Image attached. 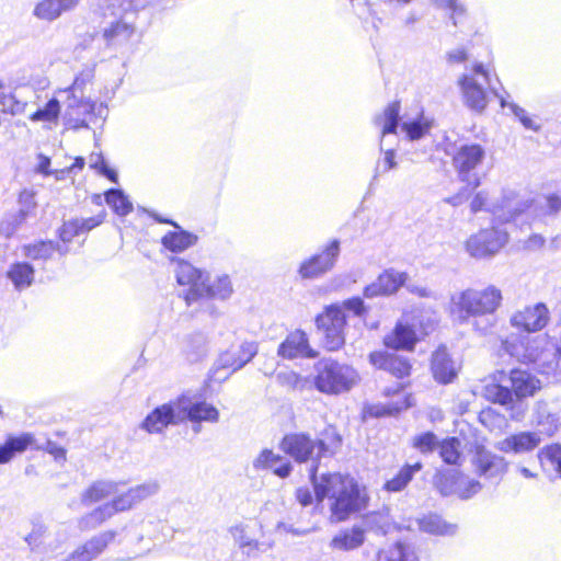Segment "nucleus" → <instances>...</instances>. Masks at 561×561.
<instances>
[{
	"instance_id": "72a5a7b5",
	"label": "nucleus",
	"mask_w": 561,
	"mask_h": 561,
	"mask_svg": "<svg viewBox=\"0 0 561 561\" xmlns=\"http://www.w3.org/2000/svg\"><path fill=\"white\" fill-rule=\"evenodd\" d=\"M527 339V336H524L517 342V337L511 336L502 341V348L522 363L536 362L538 358V351L537 348L525 344V340Z\"/></svg>"
},
{
	"instance_id": "338daca9",
	"label": "nucleus",
	"mask_w": 561,
	"mask_h": 561,
	"mask_svg": "<svg viewBox=\"0 0 561 561\" xmlns=\"http://www.w3.org/2000/svg\"><path fill=\"white\" fill-rule=\"evenodd\" d=\"M545 243L546 239L541 234L534 233L524 241L523 248L527 251H538L543 248Z\"/></svg>"
},
{
	"instance_id": "f3484780",
	"label": "nucleus",
	"mask_w": 561,
	"mask_h": 561,
	"mask_svg": "<svg viewBox=\"0 0 561 561\" xmlns=\"http://www.w3.org/2000/svg\"><path fill=\"white\" fill-rule=\"evenodd\" d=\"M508 381L517 404H520V401L526 398L534 397L542 389L541 380L527 370H511Z\"/></svg>"
},
{
	"instance_id": "052dcab7",
	"label": "nucleus",
	"mask_w": 561,
	"mask_h": 561,
	"mask_svg": "<svg viewBox=\"0 0 561 561\" xmlns=\"http://www.w3.org/2000/svg\"><path fill=\"white\" fill-rule=\"evenodd\" d=\"M397 167L396 161V152L393 149H387L383 151L382 159L378 160L374 179H377V176L381 173H386Z\"/></svg>"
},
{
	"instance_id": "c03bdc74",
	"label": "nucleus",
	"mask_w": 561,
	"mask_h": 561,
	"mask_svg": "<svg viewBox=\"0 0 561 561\" xmlns=\"http://www.w3.org/2000/svg\"><path fill=\"white\" fill-rule=\"evenodd\" d=\"M197 238L184 230L168 232L162 238V244L172 252H182L196 242Z\"/></svg>"
},
{
	"instance_id": "f257e3e1",
	"label": "nucleus",
	"mask_w": 561,
	"mask_h": 561,
	"mask_svg": "<svg viewBox=\"0 0 561 561\" xmlns=\"http://www.w3.org/2000/svg\"><path fill=\"white\" fill-rule=\"evenodd\" d=\"M309 474L317 501H330L332 522H343L366 507V494L352 477L339 472L318 474L316 466L310 467Z\"/></svg>"
},
{
	"instance_id": "4c0bfd02",
	"label": "nucleus",
	"mask_w": 561,
	"mask_h": 561,
	"mask_svg": "<svg viewBox=\"0 0 561 561\" xmlns=\"http://www.w3.org/2000/svg\"><path fill=\"white\" fill-rule=\"evenodd\" d=\"M416 341V334L410 325L398 323L394 331L385 337V344L391 348L411 350Z\"/></svg>"
},
{
	"instance_id": "7ed1b4c3",
	"label": "nucleus",
	"mask_w": 561,
	"mask_h": 561,
	"mask_svg": "<svg viewBox=\"0 0 561 561\" xmlns=\"http://www.w3.org/2000/svg\"><path fill=\"white\" fill-rule=\"evenodd\" d=\"M314 388L325 394L350 391L358 382L357 371L350 365L332 358H322L314 366Z\"/></svg>"
},
{
	"instance_id": "864d4df0",
	"label": "nucleus",
	"mask_w": 561,
	"mask_h": 561,
	"mask_svg": "<svg viewBox=\"0 0 561 561\" xmlns=\"http://www.w3.org/2000/svg\"><path fill=\"white\" fill-rule=\"evenodd\" d=\"M460 440L456 437L448 438L439 445V454L443 460L449 465H458L461 458Z\"/></svg>"
},
{
	"instance_id": "603ef678",
	"label": "nucleus",
	"mask_w": 561,
	"mask_h": 561,
	"mask_svg": "<svg viewBox=\"0 0 561 561\" xmlns=\"http://www.w3.org/2000/svg\"><path fill=\"white\" fill-rule=\"evenodd\" d=\"M105 201L119 216H126L133 210V205L121 190H110L105 193Z\"/></svg>"
},
{
	"instance_id": "49530a36",
	"label": "nucleus",
	"mask_w": 561,
	"mask_h": 561,
	"mask_svg": "<svg viewBox=\"0 0 561 561\" xmlns=\"http://www.w3.org/2000/svg\"><path fill=\"white\" fill-rule=\"evenodd\" d=\"M363 525L365 531H375L377 534L386 535L391 526V518L388 510L371 512L363 517Z\"/></svg>"
},
{
	"instance_id": "4be33fe9",
	"label": "nucleus",
	"mask_w": 561,
	"mask_h": 561,
	"mask_svg": "<svg viewBox=\"0 0 561 561\" xmlns=\"http://www.w3.org/2000/svg\"><path fill=\"white\" fill-rule=\"evenodd\" d=\"M229 533L238 548L248 557L265 552L273 546L272 542H262L251 536L249 525L243 523L231 526Z\"/></svg>"
},
{
	"instance_id": "1a4fd4ad",
	"label": "nucleus",
	"mask_w": 561,
	"mask_h": 561,
	"mask_svg": "<svg viewBox=\"0 0 561 561\" xmlns=\"http://www.w3.org/2000/svg\"><path fill=\"white\" fill-rule=\"evenodd\" d=\"M507 240L508 233L504 229L492 227L471 236L466 248L471 256L481 259L497 253L507 243Z\"/></svg>"
},
{
	"instance_id": "69168bd1",
	"label": "nucleus",
	"mask_w": 561,
	"mask_h": 561,
	"mask_svg": "<svg viewBox=\"0 0 561 561\" xmlns=\"http://www.w3.org/2000/svg\"><path fill=\"white\" fill-rule=\"evenodd\" d=\"M94 77V70L93 68H87L82 70L73 80V83L70 85L75 90H80V92H83V87L91 82Z\"/></svg>"
},
{
	"instance_id": "ea45409f",
	"label": "nucleus",
	"mask_w": 561,
	"mask_h": 561,
	"mask_svg": "<svg viewBox=\"0 0 561 561\" xmlns=\"http://www.w3.org/2000/svg\"><path fill=\"white\" fill-rule=\"evenodd\" d=\"M277 382L291 391H310L314 388L313 378L301 376L294 370L280 371L276 375Z\"/></svg>"
},
{
	"instance_id": "393cba45",
	"label": "nucleus",
	"mask_w": 561,
	"mask_h": 561,
	"mask_svg": "<svg viewBox=\"0 0 561 561\" xmlns=\"http://www.w3.org/2000/svg\"><path fill=\"white\" fill-rule=\"evenodd\" d=\"M255 470H272L279 478H287L293 471V465L278 454L271 449H263L253 460Z\"/></svg>"
},
{
	"instance_id": "9d476101",
	"label": "nucleus",
	"mask_w": 561,
	"mask_h": 561,
	"mask_svg": "<svg viewBox=\"0 0 561 561\" xmlns=\"http://www.w3.org/2000/svg\"><path fill=\"white\" fill-rule=\"evenodd\" d=\"M183 423L179 398L153 409L140 427L150 434H160L170 425Z\"/></svg>"
},
{
	"instance_id": "bb28decb",
	"label": "nucleus",
	"mask_w": 561,
	"mask_h": 561,
	"mask_svg": "<svg viewBox=\"0 0 561 561\" xmlns=\"http://www.w3.org/2000/svg\"><path fill=\"white\" fill-rule=\"evenodd\" d=\"M541 442L542 438L538 432H520L499 442L497 449L504 453H527L537 448Z\"/></svg>"
},
{
	"instance_id": "473e14b6",
	"label": "nucleus",
	"mask_w": 561,
	"mask_h": 561,
	"mask_svg": "<svg viewBox=\"0 0 561 561\" xmlns=\"http://www.w3.org/2000/svg\"><path fill=\"white\" fill-rule=\"evenodd\" d=\"M529 211L535 219L543 220L547 217L556 216L561 211V196L549 194L530 202Z\"/></svg>"
},
{
	"instance_id": "de8ad7c7",
	"label": "nucleus",
	"mask_w": 561,
	"mask_h": 561,
	"mask_svg": "<svg viewBox=\"0 0 561 561\" xmlns=\"http://www.w3.org/2000/svg\"><path fill=\"white\" fill-rule=\"evenodd\" d=\"M8 277L16 289L22 290L32 285L34 268L28 263H16L8 271Z\"/></svg>"
},
{
	"instance_id": "f704fd0d",
	"label": "nucleus",
	"mask_w": 561,
	"mask_h": 561,
	"mask_svg": "<svg viewBox=\"0 0 561 561\" xmlns=\"http://www.w3.org/2000/svg\"><path fill=\"white\" fill-rule=\"evenodd\" d=\"M34 442L30 433L20 436H9L3 445H0V463L10 462L16 454L23 453Z\"/></svg>"
},
{
	"instance_id": "c85d7f7f",
	"label": "nucleus",
	"mask_w": 561,
	"mask_h": 561,
	"mask_svg": "<svg viewBox=\"0 0 561 561\" xmlns=\"http://www.w3.org/2000/svg\"><path fill=\"white\" fill-rule=\"evenodd\" d=\"M78 0H41L33 10L34 16L39 20L53 22L64 12L75 9Z\"/></svg>"
},
{
	"instance_id": "f8f14e48",
	"label": "nucleus",
	"mask_w": 561,
	"mask_h": 561,
	"mask_svg": "<svg viewBox=\"0 0 561 561\" xmlns=\"http://www.w3.org/2000/svg\"><path fill=\"white\" fill-rule=\"evenodd\" d=\"M530 201L520 197L516 191L503 188L501 196L492 204L491 214L501 222H510L526 210H529Z\"/></svg>"
},
{
	"instance_id": "6e6552de",
	"label": "nucleus",
	"mask_w": 561,
	"mask_h": 561,
	"mask_svg": "<svg viewBox=\"0 0 561 561\" xmlns=\"http://www.w3.org/2000/svg\"><path fill=\"white\" fill-rule=\"evenodd\" d=\"M57 96L60 102L66 105L65 119L66 124L73 129L88 128V122L84 117H80L78 110L83 108L84 113H94L96 104L87 99L83 92L69 87L59 90Z\"/></svg>"
},
{
	"instance_id": "e2e57ef3",
	"label": "nucleus",
	"mask_w": 561,
	"mask_h": 561,
	"mask_svg": "<svg viewBox=\"0 0 561 561\" xmlns=\"http://www.w3.org/2000/svg\"><path fill=\"white\" fill-rule=\"evenodd\" d=\"M81 232L79 228V220H71L65 222L60 229V239L64 242H70L72 238Z\"/></svg>"
},
{
	"instance_id": "c9c22d12",
	"label": "nucleus",
	"mask_w": 561,
	"mask_h": 561,
	"mask_svg": "<svg viewBox=\"0 0 561 561\" xmlns=\"http://www.w3.org/2000/svg\"><path fill=\"white\" fill-rule=\"evenodd\" d=\"M419 528L435 536H453L457 533V525L447 523L439 515L428 514L417 520Z\"/></svg>"
},
{
	"instance_id": "423d86ee",
	"label": "nucleus",
	"mask_w": 561,
	"mask_h": 561,
	"mask_svg": "<svg viewBox=\"0 0 561 561\" xmlns=\"http://www.w3.org/2000/svg\"><path fill=\"white\" fill-rule=\"evenodd\" d=\"M280 449L297 462L311 461L318 468V461L328 453V445L321 439H312L306 434H288L280 444Z\"/></svg>"
},
{
	"instance_id": "412c9836",
	"label": "nucleus",
	"mask_w": 561,
	"mask_h": 561,
	"mask_svg": "<svg viewBox=\"0 0 561 561\" xmlns=\"http://www.w3.org/2000/svg\"><path fill=\"white\" fill-rule=\"evenodd\" d=\"M176 280L180 285H190V291L186 296L187 301L196 300L199 298L204 283L206 280V273L196 268L191 263L179 261L175 268Z\"/></svg>"
},
{
	"instance_id": "2eb2a0df",
	"label": "nucleus",
	"mask_w": 561,
	"mask_h": 561,
	"mask_svg": "<svg viewBox=\"0 0 561 561\" xmlns=\"http://www.w3.org/2000/svg\"><path fill=\"white\" fill-rule=\"evenodd\" d=\"M407 279V273L388 268L383 271L376 280L364 288V296L366 298H375L393 295L404 285Z\"/></svg>"
},
{
	"instance_id": "dca6fc26",
	"label": "nucleus",
	"mask_w": 561,
	"mask_h": 561,
	"mask_svg": "<svg viewBox=\"0 0 561 561\" xmlns=\"http://www.w3.org/2000/svg\"><path fill=\"white\" fill-rule=\"evenodd\" d=\"M179 402L183 422L216 423L219 420V411L206 401H193L191 397L183 394L179 397Z\"/></svg>"
},
{
	"instance_id": "3c124183",
	"label": "nucleus",
	"mask_w": 561,
	"mask_h": 561,
	"mask_svg": "<svg viewBox=\"0 0 561 561\" xmlns=\"http://www.w3.org/2000/svg\"><path fill=\"white\" fill-rule=\"evenodd\" d=\"M379 561H416V556L410 546L398 542L388 550L378 553Z\"/></svg>"
},
{
	"instance_id": "0eeeda50",
	"label": "nucleus",
	"mask_w": 561,
	"mask_h": 561,
	"mask_svg": "<svg viewBox=\"0 0 561 561\" xmlns=\"http://www.w3.org/2000/svg\"><path fill=\"white\" fill-rule=\"evenodd\" d=\"M466 104L474 111H483L488 104L485 85L499 98L500 95L490 83L489 72L482 64H477L471 73L463 75L459 80Z\"/></svg>"
},
{
	"instance_id": "a19ab883",
	"label": "nucleus",
	"mask_w": 561,
	"mask_h": 561,
	"mask_svg": "<svg viewBox=\"0 0 561 561\" xmlns=\"http://www.w3.org/2000/svg\"><path fill=\"white\" fill-rule=\"evenodd\" d=\"M114 515L107 503L98 506L90 513L83 515L78 520V527L82 531H89L100 527L103 523L112 518Z\"/></svg>"
},
{
	"instance_id": "09e8293b",
	"label": "nucleus",
	"mask_w": 561,
	"mask_h": 561,
	"mask_svg": "<svg viewBox=\"0 0 561 561\" xmlns=\"http://www.w3.org/2000/svg\"><path fill=\"white\" fill-rule=\"evenodd\" d=\"M421 469H422L421 462H415L414 465L404 466L394 478H392L391 480L386 482V484H385L386 490L390 491V492L402 491L408 485V483L412 480L414 474L416 472H419Z\"/></svg>"
},
{
	"instance_id": "39448f33",
	"label": "nucleus",
	"mask_w": 561,
	"mask_h": 561,
	"mask_svg": "<svg viewBox=\"0 0 561 561\" xmlns=\"http://www.w3.org/2000/svg\"><path fill=\"white\" fill-rule=\"evenodd\" d=\"M486 158L485 149L479 144H462L455 148L451 161L458 179L472 190L481 185L478 169Z\"/></svg>"
},
{
	"instance_id": "f03ea898",
	"label": "nucleus",
	"mask_w": 561,
	"mask_h": 561,
	"mask_svg": "<svg viewBox=\"0 0 561 561\" xmlns=\"http://www.w3.org/2000/svg\"><path fill=\"white\" fill-rule=\"evenodd\" d=\"M503 301L502 290L494 285L482 289L468 288L450 298V312L461 322L472 319V327L480 334H489L496 324L494 313Z\"/></svg>"
},
{
	"instance_id": "8fccbe9b",
	"label": "nucleus",
	"mask_w": 561,
	"mask_h": 561,
	"mask_svg": "<svg viewBox=\"0 0 561 561\" xmlns=\"http://www.w3.org/2000/svg\"><path fill=\"white\" fill-rule=\"evenodd\" d=\"M23 249L24 255L33 260H47L55 251H59L61 254L67 252L61 248H57L53 241H41L25 245Z\"/></svg>"
},
{
	"instance_id": "58836bf2",
	"label": "nucleus",
	"mask_w": 561,
	"mask_h": 561,
	"mask_svg": "<svg viewBox=\"0 0 561 561\" xmlns=\"http://www.w3.org/2000/svg\"><path fill=\"white\" fill-rule=\"evenodd\" d=\"M204 289H202L199 297H209L215 299L225 300L229 298L233 291L231 280L228 275L217 276L214 280L204 283Z\"/></svg>"
},
{
	"instance_id": "0e129e2a",
	"label": "nucleus",
	"mask_w": 561,
	"mask_h": 561,
	"mask_svg": "<svg viewBox=\"0 0 561 561\" xmlns=\"http://www.w3.org/2000/svg\"><path fill=\"white\" fill-rule=\"evenodd\" d=\"M342 310H347L353 312L355 316H363L366 311V308L364 306V301L359 297H354L351 299H347L343 302L341 306Z\"/></svg>"
},
{
	"instance_id": "cd10ccee",
	"label": "nucleus",
	"mask_w": 561,
	"mask_h": 561,
	"mask_svg": "<svg viewBox=\"0 0 561 561\" xmlns=\"http://www.w3.org/2000/svg\"><path fill=\"white\" fill-rule=\"evenodd\" d=\"M432 371L434 378L440 383H448L457 376L458 368L450 358L446 347H438L432 356Z\"/></svg>"
},
{
	"instance_id": "4468645a",
	"label": "nucleus",
	"mask_w": 561,
	"mask_h": 561,
	"mask_svg": "<svg viewBox=\"0 0 561 561\" xmlns=\"http://www.w3.org/2000/svg\"><path fill=\"white\" fill-rule=\"evenodd\" d=\"M547 306L538 302L534 306H526L514 312L510 319L512 327L523 329L526 332L542 330L549 322L550 316Z\"/></svg>"
},
{
	"instance_id": "20e7f679",
	"label": "nucleus",
	"mask_w": 561,
	"mask_h": 561,
	"mask_svg": "<svg viewBox=\"0 0 561 561\" xmlns=\"http://www.w3.org/2000/svg\"><path fill=\"white\" fill-rule=\"evenodd\" d=\"M144 4V0H102L101 8L104 9V14L108 12L110 15L119 18L104 28L103 37L107 45L117 46L129 41L135 28L133 22L128 20V13Z\"/></svg>"
},
{
	"instance_id": "9b49d317",
	"label": "nucleus",
	"mask_w": 561,
	"mask_h": 561,
	"mask_svg": "<svg viewBox=\"0 0 561 561\" xmlns=\"http://www.w3.org/2000/svg\"><path fill=\"white\" fill-rule=\"evenodd\" d=\"M160 490V484L157 481H147L128 489L124 493H116L107 505L111 507L113 515L116 513L131 510L142 501L156 495Z\"/></svg>"
},
{
	"instance_id": "774afa93",
	"label": "nucleus",
	"mask_w": 561,
	"mask_h": 561,
	"mask_svg": "<svg viewBox=\"0 0 561 561\" xmlns=\"http://www.w3.org/2000/svg\"><path fill=\"white\" fill-rule=\"evenodd\" d=\"M391 356L382 352H374L369 355V359L374 366L387 370Z\"/></svg>"
},
{
	"instance_id": "a211bd4d",
	"label": "nucleus",
	"mask_w": 561,
	"mask_h": 561,
	"mask_svg": "<svg viewBox=\"0 0 561 561\" xmlns=\"http://www.w3.org/2000/svg\"><path fill=\"white\" fill-rule=\"evenodd\" d=\"M461 473L456 470L440 472L436 477V486L445 495H457L462 500L470 499L481 490V483H469V489H461Z\"/></svg>"
},
{
	"instance_id": "5701e85b",
	"label": "nucleus",
	"mask_w": 561,
	"mask_h": 561,
	"mask_svg": "<svg viewBox=\"0 0 561 561\" xmlns=\"http://www.w3.org/2000/svg\"><path fill=\"white\" fill-rule=\"evenodd\" d=\"M483 394L489 401L505 407L512 419L519 420L524 416L525 411L522 404L516 403L510 387L491 382L484 387Z\"/></svg>"
},
{
	"instance_id": "a18cd8bd",
	"label": "nucleus",
	"mask_w": 561,
	"mask_h": 561,
	"mask_svg": "<svg viewBox=\"0 0 561 561\" xmlns=\"http://www.w3.org/2000/svg\"><path fill=\"white\" fill-rule=\"evenodd\" d=\"M433 122L421 113L414 119H404L401 128L410 140H417L430 133Z\"/></svg>"
},
{
	"instance_id": "7c9ffc66",
	"label": "nucleus",
	"mask_w": 561,
	"mask_h": 561,
	"mask_svg": "<svg viewBox=\"0 0 561 561\" xmlns=\"http://www.w3.org/2000/svg\"><path fill=\"white\" fill-rule=\"evenodd\" d=\"M60 113V99L56 95L33 112L28 118L34 123H43L45 127L50 129L58 125Z\"/></svg>"
},
{
	"instance_id": "a878e982",
	"label": "nucleus",
	"mask_w": 561,
	"mask_h": 561,
	"mask_svg": "<svg viewBox=\"0 0 561 561\" xmlns=\"http://www.w3.org/2000/svg\"><path fill=\"white\" fill-rule=\"evenodd\" d=\"M533 423L539 428V434L552 436L559 428V415L553 412L545 400H538L533 407Z\"/></svg>"
},
{
	"instance_id": "4d7b16f0",
	"label": "nucleus",
	"mask_w": 561,
	"mask_h": 561,
	"mask_svg": "<svg viewBox=\"0 0 561 561\" xmlns=\"http://www.w3.org/2000/svg\"><path fill=\"white\" fill-rule=\"evenodd\" d=\"M433 5L442 10H449L454 25H457V18L466 13L465 5L459 0H430Z\"/></svg>"
},
{
	"instance_id": "ddd939ff",
	"label": "nucleus",
	"mask_w": 561,
	"mask_h": 561,
	"mask_svg": "<svg viewBox=\"0 0 561 561\" xmlns=\"http://www.w3.org/2000/svg\"><path fill=\"white\" fill-rule=\"evenodd\" d=\"M339 254L340 243L333 240L321 253L304 261L298 273L304 279L317 278L334 266Z\"/></svg>"
},
{
	"instance_id": "6ab92c4d",
	"label": "nucleus",
	"mask_w": 561,
	"mask_h": 561,
	"mask_svg": "<svg viewBox=\"0 0 561 561\" xmlns=\"http://www.w3.org/2000/svg\"><path fill=\"white\" fill-rule=\"evenodd\" d=\"M472 463L476 471L488 479L501 478L507 469L503 457L492 454L484 447H477Z\"/></svg>"
},
{
	"instance_id": "e433bc0d",
	"label": "nucleus",
	"mask_w": 561,
	"mask_h": 561,
	"mask_svg": "<svg viewBox=\"0 0 561 561\" xmlns=\"http://www.w3.org/2000/svg\"><path fill=\"white\" fill-rule=\"evenodd\" d=\"M400 103H390L381 114L374 119L376 126L381 130V144L390 134H396L399 125Z\"/></svg>"
},
{
	"instance_id": "37998d69",
	"label": "nucleus",
	"mask_w": 561,
	"mask_h": 561,
	"mask_svg": "<svg viewBox=\"0 0 561 561\" xmlns=\"http://www.w3.org/2000/svg\"><path fill=\"white\" fill-rule=\"evenodd\" d=\"M318 328L344 330L346 325L345 312L340 305H332L316 319Z\"/></svg>"
},
{
	"instance_id": "13d9d810",
	"label": "nucleus",
	"mask_w": 561,
	"mask_h": 561,
	"mask_svg": "<svg viewBox=\"0 0 561 561\" xmlns=\"http://www.w3.org/2000/svg\"><path fill=\"white\" fill-rule=\"evenodd\" d=\"M388 363L387 371L393 376L403 378L410 375L411 366L407 359L392 355Z\"/></svg>"
},
{
	"instance_id": "b1692460",
	"label": "nucleus",
	"mask_w": 561,
	"mask_h": 561,
	"mask_svg": "<svg viewBox=\"0 0 561 561\" xmlns=\"http://www.w3.org/2000/svg\"><path fill=\"white\" fill-rule=\"evenodd\" d=\"M257 353V345L254 342H244L237 350H228L218 358L220 368H230L232 371L241 369Z\"/></svg>"
},
{
	"instance_id": "6e6d98bb",
	"label": "nucleus",
	"mask_w": 561,
	"mask_h": 561,
	"mask_svg": "<svg viewBox=\"0 0 561 561\" xmlns=\"http://www.w3.org/2000/svg\"><path fill=\"white\" fill-rule=\"evenodd\" d=\"M324 333V346L328 351H337L345 343L344 330L320 328Z\"/></svg>"
},
{
	"instance_id": "bf43d9fd",
	"label": "nucleus",
	"mask_w": 561,
	"mask_h": 561,
	"mask_svg": "<svg viewBox=\"0 0 561 561\" xmlns=\"http://www.w3.org/2000/svg\"><path fill=\"white\" fill-rule=\"evenodd\" d=\"M19 204H20V210H19L20 221L19 222H22L32 213V210L36 206L34 194L31 191L24 190L20 194Z\"/></svg>"
},
{
	"instance_id": "aec40b11",
	"label": "nucleus",
	"mask_w": 561,
	"mask_h": 561,
	"mask_svg": "<svg viewBox=\"0 0 561 561\" xmlns=\"http://www.w3.org/2000/svg\"><path fill=\"white\" fill-rule=\"evenodd\" d=\"M277 354L286 359L297 357L314 358L318 353L313 351L304 331L296 330L287 335L284 342L278 346Z\"/></svg>"
},
{
	"instance_id": "2f4dec72",
	"label": "nucleus",
	"mask_w": 561,
	"mask_h": 561,
	"mask_svg": "<svg viewBox=\"0 0 561 561\" xmlns=\"http://www.w3.org/2000/svg\"><path fill=\"white\" fill-rule=\"evenodd\" d=\"M119 485L121 483L114 481H96L81 494V502L89 506L108 496H114L119 491Z\"/></svg>"
},
{
	"instance_id": "680f3d73",
	"label": "nucleus",
	"mask_w": 561,
	"mask_h": 561,
	"mask_svg": "<svg viewBox=\"0 0 561 561\" xmlns=\"http://www.w3.org/2000/svg\"><path fill=\"white\" fill-rule=\"evenodd\" d=\"M493 202L489 201V194L486 191H479L474 194L473 198L470 202V209L472 213H478L481 210H486L491 213V207Z\"/></svg>"
},
{
	"instance_id": "79ce46f5",
	"label": "nucleus",
	"mask_w": 561,
	"mask_h": 561,
	"mask_svg": "<svg viewBox=\"0 0 561 561\" xmlns=\"http://www.w3.org/2000/svg\"><path fill=\"white\" fill-rule=\"evenodd\" d=\"M208 341L203 333H194L186 337L184 342V354L188 362L196 363L204 358L208 351Z\"/></svg>"
},
{
	"instance_id": "c756f323",
	"label": "nucleus",
	"mask_w": 561,
	"mask_h": 561,
	"mask_svg": "<svg viewBox=\"0 0 561 561\" xmlns=\"http://www.w3.org/2000/svg\"><path fill=\"white\" fill-rule=\"evenodd\" d=\"M365 541V529L359 526L337 533L331 540L330 547L335 550L350 551L360 547Z\"/></svg>"
},
{
	"instance_id": "5fc2aeb1",
	"label": "nucleus",
	"mask_w": 561,
	"mask_h": 561,
	"mask_svg": "<svg viewBox=\"0 0 561 561\" xmlns=\"http://www.w3.org/2000/svg\"><path fill=\"white\" fill-rule=\"evenodd\" d=\"M438 445V439L432 432L416 435L412 440V446L423 454L433 451Z\"/></svg>"
}]
</instances>
